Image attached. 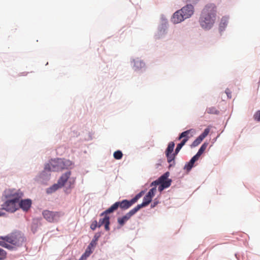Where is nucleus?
Segmentation results:
<instances>
[{
	"label": "nucleus",
	"instance_id": "36",
	"mask_svg": "<svg viewBox=\"0 0 260 260\" xmlns=\"http://www.w3.org/2000/svg\"><path fill=\"white\" fill-rule=\"evenodd\" d=\"M153 186L154 187L150 189L149 190H150L151 192H153V193L155 194L156 192V186Z\"/></svg>",
	"mask_w": 260,
	"mask_h": 260
},
{
	"label": "nucleus",
	"instance_id": "14",
	"mask_svg": "<svg viewBox=\"0 0 260 260\" xmlns=\"http://www.w3.org/2000/svg\"><path fill=\"white\" fill-rule=\"evenodd\" d=\"M195 133V130L194 129H190L182 132L178 138L179 140H180L182 138L183 139H187V141L189 139L192 137H193V134Z\"/></svg>",
	"mask_w": 260,
	"mask_h": 260
},
{
	"label": "nucleus",
	"instance_id": "34",
	"mask_svg": "<svg viewBox=\"0 0 260 260\" xmlns=\"http://www.w3.org/2000/svg\"><path fill=\"white\" fill-rule=\"evenodd\" d=\"M187 141V139H183L181 142L179 143V144L182 147L186 143Z\"/></svg>",
	"mask_w": 260,
	"mask_h": 260
},
{
	"label": "nucleus",
	"instance_id": "10",
	"mask_svg": "<svg viewBox=\"0 0 260 260\" xmlns=\"http://www.w3.org/2000/svg\"><path fill=\"white\" fill-rule=\"evenodd\" d=\"M138 211L134 208L127 212L125 215L117 219L118 223L122 226L131 218L132 216L135 214Z\"/></svg>",
	"mask_w": 260,
	"mask_h": 260
},
{
	"label": "nucleus",
	"instance_id": "21",
	"mask_svg": "<svg viewBox=\"0 0 260 260\" xmlns=\"http://www.w3.org/2000/svg\"><path fill=\"white\" fill-rule=\"evenodd\" d=\"M203 140L199 136L192 143L191 146L194 147L199 145Z\"/></svg>",
	"mask_w": 260,
	"mask_h": 260
},
{
	"label": "nucleus",
	"instance_id": "27",
	"mask_svg": "<svg viewBox=\"0 0 260 260\" xmlns=\"http://www.w3.org/2000/svg\"><path fill=\"white\" fill-rule=\"evenodd\" d=\"M254 118L257 121H260V111H257L254 115Z\"/></svg>",
	"mask_w": 260,
	"mask_h": 260
},
{
	"label": "nucleus",
	"instance_id": "1",
	"mask_svg": "<svg viewBox=\"0 0 260 260\" xmlns=\"http://www.w3.org/2000/svg\"><path fill=\"white\" fill-rule=\"evenodd\" d=\"M216 15V7L213 5H207L203 9L200 23L202 28L210 29L213 25Z\"/></svg>",
	"mask_w": 260,
	"mask_h": 260
},
{
	"label": "nucleus",
	"instance_id": "16",
	"mask_svg": "<svg viewBox=\"0 0 260 260\" xmlns=\"http://www.w3.org/2000/svg\"><path fill=\"white\" fill-rule=\"evenodd\" d=\"M199 158L197 157V156H193L190 161L185 165L184 166V169L186 170L187 171H189L193 167L194 162L197 161Z\"/></svg>",
	"mask_w": 260,
	"mask_h": 260
},
{
	"label": "nucleus",
	"instance_id": "33",
	"mask_svg": "<svg viewBox=\"0 0 260 260\" xmlns=\"http://www.w3.org/2000/svg\"><path fill=\"white\" fill-rule=\"evenodd\" d=\"M187 141V139H183L181 142L179 143V144L182 147L186 143Z\"/></svg>",
	"mask_w": 260,
	"mask_h": 260
},
{
	"label": "nucleus",
	"instance_id": "23",
	"mask_svg": "<svg viewBox=\"0 0 260 260\" xmlns=\"http://www.w3.org/2000/svg\"><path fill=\"white\" fill-rule=\"evenodd\" d=\"M144 193V192L143 191H141L140 192L137 194L134 198H133L132 200L133 203L134 204L136 203L137 202V201L143 196Z\"/></svg>",
	"mask_w": 260,
	"mask_h": 260
},
{
	"label": "nucleus",
	"instance_id": "39",
	"mask_svg": "<svg viewBox=\"0 0 260 260\" xmlns=\"http://www.w3.org/2000/svg\"><path fill=\"white\" fill-rule=\"evenodd\" d=\"M85 255L89 256V255L91 254L90 253V252H88V251H85V252L84 253Z\"/></svg>",
	"mask_w": 260,
	"mask_h": 260
},
{
	"label": "nucleus",
	"instance_id": "6",
	"mask_svg": "<svg viewBox=\"0 0 260 260\" xmlns=\"http://www.w3.org/2000/svg\"><path fill=\"white\" fill-rule=\"evenodd\" d=\"M193 12L194 9L192 5L187 4L186 6L174 14L172 21L174 23H180L184 19L190 17Z\"/></svg>",
	"mask_w": 260,
	"mask_h": 260
},
{
	"label": "nucleus",
	"instance_id": "12",
	"mask_svg": "<svg viewBox=\"0 0 260 260\" xmlns=\"http://www.w3.org/2000/svg\"><path fill=\"white\" fill-rule=\"evenodd\" d=\"M174 146L175 144L173 142H170L165 152L168 161L169 163L174 160L175 159V154H172Z\"/></svg>",
	"mask_w": 260,
	"mask_h": 260
},
{
	"label": "nucleus",
	"instance_id": "3",
	"mask_svg": "<svg viewBox=\"0 0 260 260\" xmlns=\"http://www.w3.org/2000/svg\"><path fill=\"white\" fill-rule=\"evenodd\" d=\"M9 196L11 199L2 205L1 209L2 211L5 210L7 212L13 213L19 209L18 200L22 197L23 193L19 191H13Z\"/></svg>",
	"mask_w": 260,
	"mask_h": 260
},
{
	"label": "nucleus",
	"instance_id": "20",
	"mask_svg": "<svg viewBox=\"0 0 260 260\" xmlns=\"http://www.w3.org/2000/svg\"><path fill=\"white\" fill-rule=\"evenodd\" d=\"M206 112L209 114H217L219 113V111L215 107H213L207 108Z\"/></svg>",
	"mask_w": 260,
	"mask_h": 260
},
{
	"label": "nucleus",
	"instance_id": "8",
	"mask_svg": "<svg viewBox=\"0 0 260 260\" xmlns=\"http://www.w3.org/2000/svg\"><path fill=\"white\" fill-rule=\"evenodd\" d=\"M134 203L132 200L128 201L123 200L122 201L116 202L110 208L105 211V213H111L116 211L119 207L122 210H125L129 208Z\"/></svg>",
	"mask_w": 260,
	"mask_h": 260
},
{
	"label": "nucleus",
	"instance_id": "42",
	"mask_svg": "<svg viewBox=\"0 0 260 260\" xmlns=\"http://www.w3.org/2000/svg\"><path fill=\"white\" fill-rule=\"evenodd\" d=\"M79 260H86V259L82 255Z\"/></svg>",
	"mask_w": 260,
	"mask_h": 260
},
{
	"label": "nucleus",
	"instance_id": "37",
	"mask_svg": "<svg viewBox=\"0 0 260 260\" xmlns=\"http://www.w3.org/2000/svg\"><path fill=\"white\" fill-rule=\"evenodd\" d=\"M92 249H93L92 248L90 247L89 246H88L87 248L86 249V251H88L89 252H90V253H92Z\"/></svg>",
	"mask_w": 260,
	"mask_h": 260
},
{
	"label": "nucleus",
	"instance_id": "26",
	"mask_svg": "<svg viewBox=\"0 0 260 260\" xmlns=\"http://www.w3.org/2000/svg\"><path fill=\"white\" fill-rule=\"evenodd\" d=\"M97 227H98V224L96 220L92 221L90 225L91 229L92 230H94Z\"/></svg>",
	"mask_w": 260,
	"mask_h": 260
},
{
	"label": "nucleus",
	"instance_id": "25",
	"mask_svg": "<svg viewBox=\"0 0 260 260\" xmlns=\"http://www.w3.org/2000/svg\"><path fill=\"white\" fill-rule=\"evenodd\" d=\"M210 132V129L209 128H206L203 133L201 134L199 136L201 137V138L203 140L209 134Z\"/></svg>",
	"mask_w": 260,
	"mask_h": 260
},
{
	"label": "nucleus",
	"instance_id": "31",
	"mask_svg": "<svg viewBox=\"0 0 260 260\" xmlns=\"http://www.w3.org/2000/svg\"><path fill=\"white\" fill-rule=\"evenodd\" d=\"M181 148H182V147L178 144L177 145L174 154H175V155L177 154L179 152V151L180 150Z\"/></svg>",
	"mask_w": 260,
	"mask_h": 260
},
{
	"label": "nucleus",
	"instance_id": "28",
	"mask_svg": "<svg viewBox=\"0 0 260 260\" xmlns=\"http://www.w3.org/2000/svg\"><path fill=\"white\" fill-rule=\"evenodd\" d=\"M199 0H185V2L188 5L196 4Z\"/></svg>",
	"mask_w": 260,
	"mask_h": 260
},
{
	"label": "nucleus",
	"instance_id": "11",
	"mask_svg": "<svg viewBox=\"0 0 260 260\" xmlns=\"http://www.w3.org/2000/svg\"><path fill=\"white\" fill-rule=\"evenodd\" d=\"M108 213H105V211L102 213L100 215L101 216H104V217L100 219L98 223L99 228L104 225L105 229L107 231L110 230V217L108 215Z\"/></svg>",
	"mask_w": 260,
	"mask_h": 260
},
{
	"label": "nucleus",
	"instance_id": "29",
	"mask_svg": "<svg viewBox=\"0 0 260 260\" xmlns=\"http://www.w3.org/2000/svg\"><path fill=\"white\" fill-rule=\"evenodd\" d=\"M96 244H97V243L96 242H95L93 240H92L91 241V242L90 243V244H89L88 246H89L90 247H91L92 248H94V247H95V246L96 245Z\"/></svg>",
	"mask_w": 260,
	"mask_h": 260
},
{
	"label": "nucleus",
	"instance_id": "43",
	"mask_svg": "<svg viewBox=\"0 0 260 260\" xmlns=\"http://www.w3.org/2000/svg\"><path fill=\"white\" fill-rule=\"evenodd\" d=\"M82 255L86 259H87V258L88 257V256L85 255L84 253H83Z\"/></svg>",
	"mask_w": 260,
	"mask_h": 260
},
{
	"label": "nucleus",
	"instance_id": "9",
	"mask_svg": "<svg viewBox=\"0 0 260 260\" xmlns=\"http://www.w3.org/2000/svg\"><path fill=\"white\" fill-rule=\"evenodd\" d=\"M64 215L61 212H54L49 210H45L43 212V215L45 219L50 222H57L60 217Z\"/></svg>",
	"mask_w": 260,
	"mask_h": 260
},
{
	"label": "nucleus",
	"instance_id": "17",
	"mask_svg": "<svg viewBox=\"0 0 260 260\" xmlns=\"http://www.w3.org/2000/svg\"><path fill=\"white\" fill-rule=\"evenodd\" d=\"M134 68L135 70L138 71L145 67V63L143 61L137 58L134 60Z\"/></svg>",
	"mask_w": 260,
	"mask_h": 260
},
{
	"label": "nucleus",
	"instance_id": "41",
	"mask_svg": "<svg viewBox=\"0 0 260 260\" xmlns=\"http://www.w3.org/2000/svg\"><path fill=\"white\" fill-rule=\"evenodd\" d=\"M157 204V202H154L153 204L151 205L152 207H154Z\"/></svg>",
	"mask_w": 260,
	"mask_h": 260
},
{
	"label": "nucleus",
	"instance_id": "22",
	"mask_svg": "<svg viewBox=\"0 0 260 260\" xmlns=\"http://www.w3.org/2000/svg\"><path fill=\"white\" fill-rule=\"evenodd\" d=\"M113 156L116 159H120L122 158L123 154L121 151L117 150L114 153Z\"/></svg>",
	"mask_w": 260,
	"mask_h": 260
},
{
	"label": "nucleus",
	"instance_id": "13",
	"mask_svg": "<svg viewBox=\"0 0 260 260\" xmlns=\"http://www.w3.org/2000/svg\"><path fill=\"white\" fill-rule=\"evenodd\" d=\"M19 208H20L24 211H27L31 205V201L30 199L18 200Z\"/></svg>",
	"mask_w": 260,
	"mask_h": 260
},
{
	"label": "nucleus",
	"instance_id": "15",
	"mask_svg": "<svg viewBox=\"0 0 260 260\" xmlns=\"http://www.w3.org/2000/svg\"><path fill=\"white\" fill-rule=\"evenodd\" d=\"M152 201V199L148 197L147 194L144 197L143 202L142 204L138 205L135 207L137 211L141 208L147 206Z\"/></svg>",
	"mask_w": 260,
	"mask_h": 260
},
{
	"label": "nucleus",
	"instance_id": "18",
	"mask_svg": "<svg viewBox=\"0 0 260 260\" xmlns=\"http://www.w3.org/2000/svg\"><path fill=\"white\" fill-rule=\"evenodd\" d=\"M228 23V18L226 17H223L221 19L219 23V30L223 31L225 27L227 26Z\"/></svg>",
	"mask_w": 260,
	"mask_h": 260
},
{
	"label": "nucleus",
	"instance_id": "19",
	"mask_svg": "<svg viewBox=\"0 0 260 260\" xmlns=\"http://www.w3.org/2000/svg\"><path fill=\"white\" fill-rule=\"evenodd\" d=\"M208 145V143H204L203 144H202V145L201 146V147L199 149L198 152H197V153L195 155L197 156V157L200 158L201 155L203 153V152L206 149Z\"/></svg>",
	"mask_w": 260,
	"mask_h": 260
},
{
	"label": "nucleus",
	"instance_id": "24",
	"mask_svg": "<svg viewBox=\"0 0 260 260\" xmlns=\"http://www.w3.org/2000/svg\"><path fill=\"white\" fill-rule=\"evenodd\" d=\"M7 257V252L0 248V260H5Z\"/></svg>",
	"mask_w": 260,
	"mask_h": 260
},
{
	"label": "nucleus",
	"instance_id": "35",
	"mask_svg": "<svg viewBox=\"0 0 260 260\" xmlns=\"http://www.w3.org/2000/svg\"><path fill=\"white\" fill-rule=\"evenodd\" d=\"M147 195L150 198L152 199V198L154 196L155 194L153 193V192H151L150 190H149L148 192L147 193Z\"/></svg>",
	"mask_w": 260,
	"mask_h": 260
},
{
	"label": "nucleus",
	"instance_id": "7",
	"mask_svg": "<svg viewBox=\"0 0 260 260\" xmlns=\"http://www.w3.org/2000/svg\"><path fill=\"white\" fill-rule=\"evenodd\" d=\"M170 173L167 172L161 175L158 179L153 181L150 186H157L159 185L158 187L159 191L161 192L164 189L167 188L170 186L172 182V180L169 178Z\"/></svg>",
	"mask_w": 260,
	"mask_h": 260
},
{
	"label": "nucleus",
	"instance_id": "4",
	"mask_svg": "<svg viewBox=\"0 0 260 260\" xmlns=\"http://www.w3.org/2000/svg\"><path fill=\"white\" fill-rule=\"evenodd\" d=\"M73 166L71 161L68 159L57 158L51 160L45 167V171H60L64 169H71Z\"/></svg>",
	"mask_w": 260,
	"mask_h": 260
},
{
	"label": "nucleus",
	"instance_id": "40",
	"mask_svg": "<svg viewBox=\"0 0 260 260\" xmlns=\"http://www.w3.org/2000/svg\"><path fill=\"white\" fill-rule=\"evenodd\" d=\"M5 214V213L2 211V209H0V216H4Z\"/></svg>",
	"mask_w": 260,
	"mask_h": 260
},
{
	"label": "nucleus",
	"instance_id": "5",
	"mask_svg": "<svg viewBox=\"0 0 260 260\" xmlns=\"http://www.w3.org/2000/svg\"><path fill=\"white\" fill-rule=\"evenodd\" d=\"M71 172L70 171L67 172L62 174L58 179L57 183L53 184L47 189V192L48 193H51L57 190L58 189L63 187L66 183L69 188H73L75 183L76 179L73 177L71 178Z\"/></svg>",
	"mask_w": 260,
	"mask_h": 260
},
{
	"label": "nucleus",
	"instance_id": "30",
	"mask_svg": "<svg viewBox=\"0 0 260 260\" xmlns=\"http://www.w3.org/2000/svg\"><path fill=\"white\" fill-rule=\"evenodd\" d=\"M100 237V234L99 233H96L95 234L92 240L94 241L95 242H96L97 243V241H98Z\"/></svg>",
	"mask_w": 260,
	"mask_h": 260
},
{
	"label": "nucleus",
	"instance_id": "2",
	"mask_svg": "<svg viewBox=\"0 0 260 260\" xmlns=\"http://www.w3.org/2000/svg\"><path fill=\"white\" fill-rule=\"evenodd\" d=\"M0 246L9 249L15 247H19L23 245L25 241V238L20 233H14L6 236L1 237Z\"/></svg>",
	"mask_w": 260,
	"mask_h": 260
},
{
	"label": "nucleus",
	"instance_id": "38",
	"mask_svg": "<svg viewBox=\"0 0 260 260\" xmlns=\"http://www.w3.org/2000/svg\"><path fill=\"white\" fill-rule=\"evenodd\" d=\"M178 19H180L181 18V17H183V14L182 13H180V14H177V15L176 16Z\"/></svg>",
	"mask_w": 260,
	"mask_h": 260
},
{
	"label": "nucleus",
	"instance_id": "32",
	"mask_svg": "<svg viewBox=\"0 0 260 260\" xmlns=\"http://www.w3.org/2000/svg\"><path fill=\"white\" fill-rule=\"evenodd\" d=\"M225 92L229 98L231 99L232 98L231 92L229 89H226L225 91Z\"/></svg>",
	"mask_w": 260,
	"mask_h": 260
}]
</instances>
